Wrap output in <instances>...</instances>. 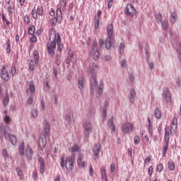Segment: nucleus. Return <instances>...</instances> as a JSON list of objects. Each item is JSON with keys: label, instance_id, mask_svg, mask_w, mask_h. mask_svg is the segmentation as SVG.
Instances as JSON below:
<instances>
[{"label": "nucleus", "instance_id": "obj_1", "mask_svg": "<svg viewBox=\"0 0 181 181\" xmlns=\"http://www.w3.org/2000/svg\"><path fill=\"white\" fill-rule=\"evenodd\" d=\"M49 42L47 43V49L49 54L54 57V52L56 50V42H62V37H60V34L56 32L54 28H52L49 30Z\"/></svg>", "mask_w": 181, "mask_h": 181}, {"label": "nucleus", "instance_id": "obj_2", "mask_svg": "<svg viewBox=\"0 0 181 181\" xmlns=\"http://www.w3.org/2000/svg\"><path fill=\"white\" fill-rule=\"evenodd\" d=\"M93 69H89V73L91 74L92 78L90 79V94H94V90H98L99 95L103 94V85L97 86V77L95 76V70H97V66L93 65Z\"/></svg>", "mask_w": 181, "mask_h": 181}, {"label": "nucleus", "instance_id": "obj_3", "mask_svg": "<svg viewBox=\"0 0 181 181\" xmlns=\"http://www.w3.org/2000/svg\"><path fill=\"white\" fill-rule=\"evenodd\" d=\"M61 166L62 169H64V166L67 170H71L74 166L73 163V158L71 156H68L65 159L64 163V157L61 158Z\"/></svg>", "mask_w": 181, "mask_h": 181}, {"label": "nucleus", "instance_id": "obj_4", "mask_svg": "<svg viewBox=\"0 0 181 181\" xmlns=\"http://www.w3.org/2000/svg\"><path fill=\"white\" fill-rule=\"evenodd\" d=\"M0 131L1 134H3V135L4 136L6 139L10 140V142L11 144H12V145H16V143L18 142V139H16V136L13 135L11 136L9 134H8V132L5 131V125L4 124H0Z\"/></svg>", "mask_w": 181, "mask_h": 181}, {"label": "nucleus", "instance_id": "obj_5", "mask_svg": "<svg viewBox=\"0 0 181 181\" xmlns=\"http://www.w3.org/2000/svg\"><path fill=\"white\" fill-rule=\"evenodd\" d=\"M170 139V134H169V127H166L165 129V136H164V141L165 145L163 146V156L165 158L166 156V153L168 152V149L169 148V141Z\"/></svg>", "mask_w": 181, "mask_h": 181}, {"label": "nucleus", "instance_id": "obj_6", "mask_svg": "<svg viewBox=\"0 0 181 181\" xmlns=\"http://www.w3.org/2000/svg\"><path fill=\"white\" fill-rule=\"evenodd\" d=\"M33 59H32L28 65V67L31 71L35 70V66L39 63V52L37 50H35L33 52Z\"/></svg>", "mask_w": 181, "mask_h": 181}, {"label": "nucleus", "instance_id": "obj_7", "mask_svg": "<svg viewBox=\"0 0 181 181\" xmlns=\"http://www.w3.org/2000/svg\"><path fill=\"white\" fill-rule=\"evenodd\" d=\"M66 5H67L66 0L59 1V8L57 9V16L58 19H63V13H62V10L66 11Z\"/></svg>", "mask_w": 181, "mask_h": 181}, {"label": "nucleus", "instance_id": "obj_8", "mask_svg": "<svg viewBox=\"0 0 181 181\" xmlns=\"http://www.w3.org/2000/svg\"><path fill=\"white\" fill-rule=\"evenodd\" d=\"M0 76L4 81H9L11 77H9V67L8 66L4 65L2 66Z\"/></svg>", "mask_w": 181, "mask_h": 181}, {"label": "nucleus", "instance_id": "obj_9", "mask_svg": "<svg viewBox=\"0 0 181 181\" xmlns=\"http://www.w3.org/2000/svg\"><path fill=\"white\" fill-rule=\"evenodd\" d=\"M122 131L123 134H129L134 131V124L131 122H125L122 125Z\"/></svg>", "mask_w": 181, "mask_h": 181}, {"label": "nucleus", "instance_id": "obj_10", "mask_svg": "<svg viewBox=\"0 0 181 181\" xmlns=\"http://www.w3.org/2000/svg\"><path fill=\"white\" fill-rule=\"evenodd\" d=\"M84 130V135L90 136V133L93 132V124L90 122H85L82 125Z\"/></svg>", "mask_w": 181, "mask_h": 181}, {"label": "nucleus", "instance_id": "obj_11", "mask_svg": "<svg viewBox=\"0 0 181 181\" xmlns=\"http://www.w3.org/2000/svg\"><path fill=\"white\" fill-rule=\"evenodd\" d=\"M124 13L127 16H134L136 14V10L132 4H127Z\"/></svg>", "mask_w": 181, "mask_h": 181}, {"label": "nucleus", "instance_id": "obj_12", "mask_svg": "<svg viewBox=\"0 0 181 181\" xmlns=\"http://www.w3.org/2000/svg\"><path fill=\"white\" fill-rule=\"evenodd\" d=\"M163 97L167 103H170L172 101V94H170V90L168 88H164L163 90Z\"/></svg>", "mask_w": 181, "mask_h": 181}, {"label": "nucleus", "instance_id": "obj_13", "mask_svg": "<svg viewBox=\"0 0 181 181\" xmlns=\"http://www.w3.org/2000/svg\"><path fill=\"white\" fill-rule=\"evenodd\" d=\"M101 149V146L100 144H97L94 146L93 152V159H98V156H100V150Z\"/></svg>", "mask_w": 181, "mask_h": 181}, {"label": "nucleus", "instance_id": "obj_14", "mask_svg": "<svg viewBox=\"0 0 181 181\" xmlns=\"http://www.w3.org/2000/svg\"><path fill=\"white\" fill-rule=\"evenodd\" d=\"M177 129V118L174 117L171 122L170 134H175Z\"/></svg>", "mask_w": 181, "mask_h": 181}, {"label": "nucleus", "instance_id": "obj_15", "mask_svg": "<svg viewBox=\"0 0 181 181\" xmlns=\"http://www.w3.org/2000/svg\"><path fill=\"white\" fill-rule=\"evenodd\" d=\"M25 156L28 160H31L32 158L33 157V151L29 146V145L27 146V148L25 150Z\"/></svg>", "mask_w": 181, "mask_h": 181}, {"label": "nucleus", "instance_id": "obj_16", "mask_svg": "<svg viewBox=\"0 0 181 181\" xmlns=\"http://www.w3.org/2000/svg\"><path fill=\"white\" fill-rule=\"evenodd\" d=\"M107 33L108 35L110 40H112V35L114 33V26L112 25V24H110L107 26Z\"/></svg>", "mask_w": 181, "mask_h": 181}, {"label": "nucleus", "instance_id": "obj_17", "mask_svg": "<svg viewBox=\"0 0 181 181\" xmlns=\"http://www.w3.org/2000/svg\"><path fill=\"white\" fill-rule=\"evenodd\" d=\"M36 91V88H35V82L30 81L29 83V88L27 89V94H33Z\"/></svg>", "mask_w": 181, "mask_h": 181}, {"label": "nucleus", "instance_id": "obj_18", "mask_svg": "<svg viewBox=\"0 0 181 181\" xmlns=\"http://www.w3.org/2000/svg\"><path fill=\"white\" fill-rule=\"evenodd\" d=\"M135 97H136V93L135 92V89H131L129 99L130 103H132V104L135 102Z\"/></svg>", "mask_w": 181, "mask_h": 181}, {"label": "nucleus", "instance_id": "obj_19", "mask_svg": "<svg viewBox=\"0 0 181 181\" xmlns=\"http://www.w3.org/2000/svg\"><path fill=\"white\" fill-rule=\"evenodd\" d=\"M101 173V179L103 181H108V178L107 177V172L105 170V167H102L100 168Z\"/></svg>", "mask_w": 181, "mask_h": 181}, {"label": "nucleus", "instance_id": "obj_20", "mask_svg": "<svg viewBox=\"0 0 181 181\" xmlns=\"http://www.w3.org/2000/svg\"><path fill=\"white\" fill-rule=\"evenodd\" d=\"M83 154L79 153L78 155L77 163L79 166L84 168V166H86V163L83 161Z\"/></svg>", "mask_w": 181, "mask_h": 181}, {"label": "nucleus", "instance_id": "obj_21", "mask_svg": "<svg viewBox=\"0 0 181 181\" xmlns=\"http://www.w3.org/2000/svg\"><path fill=\"white\" fill-rule=\"evenodd\" d=\"M108 127H111L112 132H115V126L114 125V117H110V119L107 121Z\"/></svg>", "mask_w": 181, "mask_h": 181}, {"label": "nucleus", "instance_id": "obj_22", "mask_svg": "<svg viewBox=\"0 0 181 181\" xmlns=\"http://www.w3.org/2000/svg\"><path fill=\"white\" fill-rule=\"evenodd\" d=\"M148 134L150 136L152 137V132H153V126L152 125V122L151 121V119L148 117Z\"/></svg>", "mask_w": 181, "mask_h": 181}, {"label": "nucleus", "instance_id": "obj_23", "mask_svg": "<svg viewBox=\"0 0 181 181\" xmlns=\"http://www.w3.org/2000/svg\"><path fill=\"white\" fill-rule=\"evenodd\" d=\"M66 121H67L68 124H71L72 121H73V118H74V116L73 115V113L69 112L68 114H66Z\"/></svg>", "mask_w": 181, "mask_h": 181}, {"label": "nucleus", "instance_id": "obj_24", "mask_svg": "<svg viewBox=\"0 0 181 181\" xmlns=\"http://www.w3.org/2000/svg\"><path fill=\"white\" fill-rule=\"evenodd\" d=\"M18 151L21 156H23V155H25V142L21 143Z\"/></svg>", "mask_w": 181, "mask_h": 181}, {"label": "nucleus", "instance_id": "obj_25", "mask_svg": "<svg viewBox=\"0 0 181 181\" xmlns=\"http://www.w3.org/2000/svg\"><path fill=\"white\" fill-rule=\"evenodd\" d=\"M36 12L38 16H43V12H45L43 10V6H42V5L38 6L37 7Z\"/></svg>", "mask_w": 181, "mask_h": 181}, {"label": "nucleus", "instance_id": "obj_26", "mask_svg": "<svg viewBox=\"0 0 181 181\" xmlns=\"http://www.w3.org/2000/svg\"><path fill=\"white\" fill-rule=\"evenodd\" d=\"M177 20V14L176 13V12L172 13L170 18L171 23H175Z\"/></svg>", "mask_w": 181, "mask_h": 181}, {"label": "nucleus", "instance_id": "obj_27", "mask_svg": "<svg viewBox=\"0 0 181 181\" xmlns=\"http://www.w3.org/2000/svg\"><path fill=\"white\" fill-rule=\"evenodd\" d=\"M39 146L40 148H45L46 146V139L43 137L39 139Z\"/></svg>", "mask_w": 181, "mask_h": 181}, {"label": "nucleus", "instance_id": "obj_28", "mask_svg": "<svg viewBox=\"0 0 181 181\" xmlns=\"http://www.w3.org/2000/svg\"><path fill=\"white\" fill-rule=\"evenodd\" d=\"M105 107H103V121H105V119H107V105H108V103L107 102H105L104 103Z\"/></svg>", "mask_w": 181, "mask_h": 181}, {"label": "nucleus", "instance_id": "obj_29", "mask_svg": "<svg viewBox=\"0 0 181 181\" xmlns=\"http://www.w3.org/2000/svg\"><path fill=\"white\" fill-rule=\"evenodd\" d=\"M40 173H45V170L46 169V166L45 165V160L40 159Z\"/></svg>", "mask_w": 181, "mask_h": 181}, {"label": "nucleus", "instance_id": "obj_30", "mask_svg": "<svg viewBox=\"0 0 181 181\" xmlns=\"http://www.w3.org/2000/svg\"><path fill=\"white\" fill-rule=\"evenodd\" d=\"M45 135H49V134H50V125L47 122H45Z\"/></svg>", "mask_w": 181, "mask_h": 181}, {"label": "nucleus", "instance_id": "obj_31", "mask_svg": "<svg viewBox=\"0 0 181 181\" xmlns=\"http://www.w3.org/2000/svg\"><path fill=\"white\" fill-rule=\"evenodd\" d=\"M62 21V19H60V18H57H57L56 17H54V18H52L51 20H50V23H51V25H52V26H55L56 25H57V21Z\"/></svg>", "mask_w": 181, "mask_h": 181}, {"label": "nucleus", "instance_id": "obj_32", "mask_svg": "<svg viewBox=\"0 0 181 181\" xmlns=\"http://www.w3.org/2000/svg\"><path fill=\"white\" fill-rule=\"evenodd\" d=\"M154 114L157 119H160V118L162 117V115L160 114V110H159V108L158 107L156 109Z\"/></svg>", "mask_w": 181, "mask_h": 181}, {"label": "nucleus", "instance_id": "obj_33", "mask_svg": "<svg viewBox=\"0 0 181 181\" xmlns=\"http://www.w3.org/2000/svg\"><path fill=\"white\" fill-rule=\"evenodd\" d=\"M168 168L169 170H175V162L173 161H168Z\"/></svg>", "mask_w": 181, "mask_h": 181}, {"label": "nucleus", "instance_id": "obj_34", "mask_svg": "<svg viewBox=\"0 0 181 181\" xmlns=\"http://www.w3.org/2000/svg\"><path fill=\"white\" fill-rule=\"evenodd\" d=\"M31 16H32V18H33V19H35V21L37 20V13L36 11V8L34 7V9H33L31 11Z\"/></svg>", "mask_w": 181, "mask_h": 181}, {"label": "nucleus", "instance_id": "obj_35", "mask_svg": "<svg viewBox=\"0 0 181 181\" xmlns=\"http://www.w3.org/2000/svg\"><path fill=\"white\" fill-rule=\"evenodd\" d=\"M78 85L79 90H83L84 88V81H83V78L78 79Z\"/></svg>", "mask_w": 181, "mask_h": 181}, {"label": "nucleus", "instance_id": "obj_36", "mask_svg": "<svg viewBox=\"0 0 181 181\" xmlns=\"http://www.w3.org/2000/svg\"><path fill=\"white\" fill-rule=\"evenodd\" d=\"M112 40H110V37H108V39L106 40L105 41V47L106 49H111V41Z\"/></svg>", "mask_w": 181, "mask_h": 181}, {"label": "nucleus", "instance_id": "obj_37", "mask_svg": "<svg viewBox=\"0 0 181 181\" xmlns=\"http://www.w3.org/2000/svg\"><path fill=\"white\" fill-rule=\"evenodd\" d=\"M6 53H11V40H8L6 42Z\"/></svg>", "mask_w": 181, "mask_h": 181}, {"label": "nucleus", "instance_id": "obj_38", "mask_svg": "<svg viewBox=\"0 0 181 181\" xmlns=\"http://www.w3.org/2000/svg\"><path fill=\"white\" fill-rule=\"evenodd\" d=\"M69 151L73 153L78 152V151H80V147L77 145H74L73 147L69 148Z\"/></svg>", "mask_w": 181, "mask_h": 181}, {"label": "nucleus", "instance_id": "obj_39", "mask_svg": "<svg viewBox=\"0 0 181 181\" xmlns=\"http://www.w3.org/2000/svg\"><path fill=\"white\" fill-rule=\"evenodd\" d=\"M35 30H36V28H35V26H30L28 29L29 35H31L32 36H33L35 35Z\"/></svg>", "mask_w": 181, "mask_h": 181}, {"label": "nucleus", "instance_id": "obj_40", "mask_svg": "<svg viewBox=\"0 0 181 181\" xmlns=\"http://www.w3.org/2000/svg\"><path fill=\"white\" fill-rule=\"evenodd\" d=\"M2 156H4L5 159H8L9 158V154L8 153V151L6 150V148L3 149Z\"/></svg>", "mask_w": 181, "mask_h": 181}, {"label": "nucleus", "instance_id": "obj_41", "mask_svg": "<svg viewBox=\"0 0 181 181\" xmlns=\"http://www.w3.org/2000/svg\"><path fill=\"white\" fill-rule=\"evenodd\" d=\"M9 104V95H6L4 100V107H6Z\"/></svg>", "mask_w": 181, "mask_h": 181}, {"label": "nucleus", "instance_id": "obj_42", "mask_svg": "<svg viewBox=\"0 0 181 181\" xmlns=\"http://www.w3.org/2000/svg\"><path fill=\"white\" fill-rule=\"evenodd\" d=\"M1 18H2L3 22H5L7 26H9V25H11V22L8 21V19H6V17H5L4 14H2Z\"/></svg>", "mask_w": 181, "mask_h": 181}, {"label": "nucleus", "instance_id": "obj_43", "mask_svg": "<svg viewBox=\"0 0 181 181\" xmlns=\"http://www.w3.org/2000/svg\"><path fill=\"white\" fill-rule=\"evenodd\" d=\"M57 50L58 52H62L63 50V45H62V42H57Z\"/></svg>", "mask_w": 181, "mask_h": 181}, {"label": "nucleus", "instance_id": "obj_44", "mask_svg": "<svg viewBox=\"0 0 181 181\" xmlns=\"http://www.w3.org/2000/svg\"><path fill=\"white\" fill-rule=\"evenodd\" d=\"M100 26V19L98 18H95V29H98Z\"/></svg>", "mask_w": 181, "mask_h": 181}, {"label": "nucleus", "instance_id": "obj_45", "mask_svg": "<svg viewBox=\"0 0 181 181\" xmlns=\"http://www.w3.org/2000/svg\"><path fill=\"white\" fill-rule=\"evenodd\" d=\"M156 170L158 171L159 173L162 172L163 170V165L162 164L157 165Z\"/></svg>", "mask_w": 181, "mask_h": 181}, {"label": "nucleus", "instance_id": "obj_46", "mask_svg": "<svg viewBox=\"0 0 181 181\" xmlns=\"http://www.w3.org/2000/svg\"><path fill=\"white\" fill-rule=\"evenodd\" d=\"M141 141V139L139 138V136H136L134 139V142L135 145H138L139 142Z\"/></svg>", "mask_w": 181, "mask_h": 181}, {"label": "nucleus", "instance_id": "obj_47", "mask_svg": "<svg viewBox=\"0 0 181 181\" xmlns=\"http://www.w3.org/2000/svg\"><path fill=\"white\" fill-rule=\"evenodd\" d=\"M98 57H100V52H98V51H95L93 54L94 60H98Z\"/></svg>", "mask_w": 181, "mask_h": 181}, {"label": "nucleus", "instance_id": "obj_48", "mask_svg": "<svg viewBox=\"0 0 181 181\" xmlns=\"http://www.w3.org/2000/svg\"><path fill=\"white\" fill-rule=\"evenodd\" d=\"M156 19L157 22H161V21H162V14H160V13H158L156 16Z\"/></svg>", "mask_w": 181, "mask_h": 181}, {"label": "nucleus", "instance_id": "obj_49", "mask_svg": "<svg viewBox=\"0 0 181 181\" xmlns=\"http://www.w3.org/2000/svg\"><path fill=\"white\" fill-rule=\"evenodd\" d=\"M148 173L149 176H152V174L153 173V167L152 165L148 167Z\"/></svg>", "mask_w": 181, "mask_h": 181}, {"label": "nucleus", "instance_id": "obj_50", "mask_svg": "<svg viewBox=\"0 0 181 181\" xmlns=\"http://www.w3.org/2000/svg\"><path fill=\"white\" fill-rule=\"evenodd\" d=\"M31 114L33 118H36L37 117V110H33Z\"/></svg>", "mask_w": 181, "mask_h": 181}, {"label": "nucleus", "instance_id": "obj_51", "mask_svg": "<svg viewBox=\"0 0 181 181\" xmlns=\"http://www.w3.org/2000/svg\"><path fill=\"white\" fill-rule=\"evenodd\" d=\"M7 11L10 15H12L13 13V8H12V5H9L8 7L7 8Z\"/></svg>", "mask_w": 181, "mask_h": 181}, {"label": "nucleus", "instance_id": "obj_52", "mask_svg": "<svg viewBox=\"0 0 181 181\" xmlns=\"http://www.w3.org/2000/svg\"><path fill=\"white\" fill-rule=\"evenodd\" d=\"M4 121L6 124H9V122H11V117H9L8 115H6L4 117Z\"/></svg>", "mask_w": 181, "mask_h": 181}, {"label": "nucleus", "instance_id": "obj_53", "mask_svg": "<svg viewBox=\"0 0 181 181\" xmlns=\"http://www.w3.org/2000/svg\"><path fill=\"white\" fill-rule=\"evenodd\" d=\"M169 26V23L168 21H163L162 22V28L163 29H166Z\"/></svg>", "mask_w": 181, "mask_h": 181}, {"label": "nucleus", "instance_id": "obj_54", "mask_svg": "<svg viewBox=\"0 0 181 181\" xmlns=\"http://www.w3.org/2000/svg\"><path fill=\"white\" fill-rule=\"evenodd\" d=\"M27 103H28V104H29V105H32V104H33V95L30 96V98L27 100Z\"/></svg>", "mask_w": 181, "mask_h": 181}, {"label": "nucleus", "instance_id": "obj_55", "mask_svg": "<svg viewBox=\"0 0 181 181\" xmlns=\"http://www.w3.org/2000/svg\"><path fill=\"white\" fill-rule=\"evenodd\" d=\"M124 49H125V44L121 43L119 46V52L124 53Z\"/></svg>", "mask_w": 181, "mask_h": 181}, {"label": "nucleus", "instance_id": "obj_56", "mask_svg": "<svg viewBox=\"0 0 181 181\" xmlns=\"http://www.w3.org/2000/svg\"><path fill=\"white\" fill-rule=\"evenodd\" d=\"M114 2V0H107V8L108 9H110L112 6V4Z\"/></svg>", "mask_w": 181, "mask_h": 181}, {"label": "nucleus", "instance_id": "obj_57", "mask_svg": "<svg viewBox=\"0 0 181 181\" xmlns=\"http://www.w3.org/2000/svg\"><path fill=\"white\" fill-rule=\"evenodd\" d=\"M94 173V169L93 168V165L89 166V175L90 176L93 177V175Z\"/></svg>", "mask_w": 181, "mask_h": 181}, {"label": "nucleus", "instance_id": "obj_58", "mask_svg": "<svg viewBox=\"0 0 181 181\" xmlns=\"http://www.w3.org/2000/svg\"><path fill=\"white\" fill-rule=\"evenodd\" d=\"M24 22L25 23H29V22H30V18L29 17V16H25L24 17Z\"/></svg>", "mask_w": 181, "mask_h": 181}, {"label": "nucleus", "instance_id": "obj_59", "mask_svg": "<svg viewBox=\"0 0 181 181\" xmlns=\"http://www.w3.org/2000/svg\"><path fill=\"white\" fill-rule=\"evenodd\" d=\"M177 46L178 47H176V46L174 45V47H175L177 49V52H181V42H179L177 43Z\"/></svg>", "mask_w": 181, "mask_h": 181}, {"label": "nucleus", "instance_id": "obj_60", "mask_svg": "<svg viewBox=\"0 0 181 181\" xmlns=\"http://www.w3.org/2000/svg\"><path fill=\"white\" fill-rule=\"evenodd\" d=\"M16 173H18V176H22L23 172L22 171V170H21V168H16Z\"/></svg>", "mask_w": 181, "mask_h": 181}, {"label": "nucleus", "instance_id": "obj_61", "mask_svg": "<svg viewBox=\"0 0 181 181\" xmlns=\"http://www.w3.org/2000/svg\"><path fill=\"white\" fill-rule=\"evenodd\" d=\"M30 42H33V43H36V42H37V38L35 36H32L30 37Z\"/></svg>", "mask_w": 181, "mask_h": 181}, {"label": "nucleus", "instance_id": "obj_62", "mask_svg": "<svg viewBox=\"0 0 181 181\" xmlns=\"http://www.w3.org/2000/svg\"><path fill=\"white\" fill-rule=\"evenodd\" d=\"M11 74L12 76H15V74H16V68L15 66H13L11 68Z\"/></svg>", "mask_w": 181, "mask_h": 181}, {"label": "nucleus", "instance_id": "obj_63", "mask_svg": "<svg viewBox=\"0 0 181 181\" xmlns=\"http://www.w3.org/2000/svg\"><path fill=\"white\" fill-rule=\"evenodd\" d=\"M95 47H97V41L96 40H93V45H92V49L95 50Z\"/></svg>", "mask_w": 181, "mask_h": 181}, {"label": "nucleus", "instance_id": "obj_64", "mask_svg": "<svg viewBox=\"0 0 181 181\" xmlns=\"http://www.w3.org/2000/svg\"><path fill=\"white\" fill-rule=\"evenodd\" d=\"M33 178L34 179V180H37V173L34 172L33 173Z\"/></svg>", "mask_w": 181, "mask_h": 181}]
</instances>
